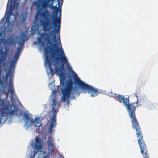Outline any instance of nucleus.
Segmentation results:
<instances>
[{
	"label": "nucleus",
	"instance_id": "f257e3e1",
	"mask_svg": "<svg viewBox=\"0 0 158 158\" xmlns=\"http://www.w3.org/2000/svg\"><path fill=\"white\" fill-rule=\"evenodd\" d=\"M50 0H37L39 3H42L41 5V8L44 9V12L41 11L40 16L42 17L46 21L41 20V24L42 28L45 32L50 31L52 28V25L54 29L50 33H47L44 32L42 33L40 37L37 38L38 43L42 46L44 47L45 44L44 42L42 41V39L44 41L47 42V44L52 45V47L56 46V44L53 43L50 40L51 36L52 35L54 42L56 41V36L57 33L59 34V38L60 40V29L61 25V11L60 10V15L57 17L59 9L56 6H52V4H49Z\"/></svg>",
	"mask_w": 158,
	"mask_h": 158
},
{
	"label": "nucleus",
	"instance_id": "f03ea898",
	"mask_svg": "<svg viewBox=\"0 0 158 158\" xmlns=\"http://www.w3.org/2000/svg\"><path fill=\"white\" fill-rule=\"evenodd\" d=\"M109 94L110 97L114 98L120 103H124L126 106L129 116L132 122V127L134 129H135L136 131L138 143L140 148L141 152L143 153L144 151L147 149V147L144 140L139 124L136 116L135 112L136 107L138 105L137 102L129 104L128 98H125L124 96L120 94L117 95L115 93H113L112 92H110Z\"/></svg>",
	"mask_w": 158,
	"mask_h": 158
},
{
	"label": "nucleus",
	"instance_id": "7ed1b4c3",
	"mask_svg": "<svg viewBox=\"0 0 158 158\" xmlns=\"http://www.w3.org/2000/svg\"><path fill=\"white\" fill-rule=\"evenodd\" d=\"M57 51L59 52L60 53V57H57L56 59L58 61L60 59L61 61V66L60 67L57 66L58 63H57L54 64L55 66V72L56 74H59L60 76V84L63 87L61 89V92L62 94L61 99L64 103L67 101L68 104L69 103V99L71 97V93L73 86L71 81H67L66 82L65 74L64 73V64H69L66 58L63 50L62 48L57 49Z\"/></svg>",
	"mask_w": 158,
	"mask_h": 158
},
{
	"label": "nucleus",
	"instance_id": "20e7f679",
	"mask_svg": "<svg viewBox=\"0 0 158 158\" xmlns=\"http://www.w3.org/2000/svg\"><path fill=\"white\" fill-rule=\"evenodd\" d=\"M74 79L75 85H77L81 89V92H78L77 88L75 87V91L76 93L79 94L84 92L85 94L87 91L88 93L90 94L92 97L97 96L100 93L97 89L83 82L77 77V75H75Z\"/></svg>",
	"mask_w": 158,
	"mask_h": 158
},
{
	"label": "nucleus",
	"instance_id": "39448f33",
	"mask_svg": "<svg viewBox=\"0 0 158 158\" xmlns=\"http://www.w3.org/2000/svg\"><path fill=\"white\" fill-rule=\"evenodd\" d=\"M24 118L27 121H30L31 123V125L34 124L35 127H40L41 126V124L39 123V118L36 117L35 120L32 119L31 114L28 113L25 114L23 115Z\"/></svg>",
	"mask_w": 158,
	"mask_h": 158
},
{
	"label": "nucleus",
	"instance_id": "423d86ee",
	"mask_svg": "<svg viewBox=\"0 0 158 158\" xmlns=\"http://www.w3.org/2000/svg\"><path fill=\"white\" fill-rule=\"evenodd\" d=\"M35 150L34 151L35 156V154L42 148V143L41 140L38 137H36L35 139V143L33 144Z\"/></svg>",
	"mask_w": 158,
	"mask_h": 158
},
{
	"label": "nucleus",
	"instance_id": "0eeeda50",
	"mask_svg": "<svg viewBox=\"0 0 158 158\" xmlns=\"http://www.w3.org/2000/svg\"><path fill=\"white\" fill-rule=\"evenodd\" d=\"M44 51L45 52L46 54V59L45 62V66H48L49 68L51 73L53 74V70L51 66L52 62L49 59V56L48 55V53L51 52V50L50 51H49L47 48H45Z\"/></svg>",
	"mask_w": 158,
	"mask_h": 158
},
{
	"label": "nucleus",
	"instance_id": "6e6552de",
	"mask_svg": "<svg viewBox=\"0 0 158 158\" xmlns=\"http://www.w3.org/2000/svg\"><path fill=\"white\" fill-rule=\"evenodd\" d=\"M15 0H10V9L9 10L7 16L6 17V21L9 22V19L10 16L13 14V10L14 6V3L12 5V3L14 2Z\"/></svg>",
	"mask_w": 158,
	"mask_h": 158
},
{
	"label": "nucleus",
	"instance_id": "1a4fd4ad",
	"mask_svg": "<svg viewBox=\"0 0 158 158\" xmlns=\"http://www.w3.org/2000/svg\"><path fill=\"white\" fill-rule=\"evenodd\" d=\"M15 0H10V9L9 10L7 16L6 17V21L9 22V19L10 16L13 14V10L14 6V3L12 5V3L14 2Z\"/></svg>",
	"mask_w": 158,
	"mask_h": 158
},
{
	"label": "nucleus",
	"instance_id": "9d476101",
	"mask_svg": "<svg viewBox=\"0 0 158 158\" xmlns=\"http://www.w3.org/2000/svg\"><path fill=\"white\" fill-rule=\"evenodd\" d=\"M36 6L37 9L36 15L37 16L40 15L41 11V4L36 1H33L32 2V6Z\"/></svg>",
	"mask_w": 158,
	"mask_h": 158
},
{
	"label": "nucleus",
	"instance_id": "9b49d317",
	"mask_svg": "<svg viewBox=\"0 0 158 158\" xmlns=\"http://www.w3.org/2000/svg\"><path fill=\"white\" fill-rule=\"evenodd\" d=\"M9 86L10 88L9 89L8 91L10 92L12 96L14 94V90L13 85V79L12 78L10 77L9 79Z\"/></svg>",
	"mask_w": 158,
	"mask_h": 158
},
{
	"label": "nucleus",
	"instance_id": "f8f14e48",
	"mask_svg": "<svg viewBox=\"0 0 158 158\" xmlns=\"http://www.w3.org/2000/svg\"><path fill=\"white\" fill-rule=\"evenodd\" d=\"M22 48L21 46L18 47L17 48V51L15 52L14 55L15 59L14 60H16V61L20 56V54L22 51Z\"/></svg>",
	"mask_w": 158,
	"mask_h": 158
},
{
	"label": "nucleus",
	"instance_id": "ddd939ff",
	"mask_svg": "<svg viewBox=\"0 0 158 158\" xmlns=\"http://www.w3.org/2000/svg\"><path fill=\"white\" fill-rule=\"evenodd\" d=\"M57 122L50 121V124L49 125V131L52 133L53 131L54 127H56Z\"/></svg>",
	"mask_w": 158,
	"mask_h": 158
},
{
	"label": "nucleus",
	"instance_id": "4468645a",
	"mask_svg": "<svg viewBox=\"0 0 158 158\" xmlns=\"http://www.w3.org/2000/svg\"><path fill=\"white\" fill-rule=\"evenodd\" d=\"M52 110L53 111V115L52 118L51 119L50 121L57 122L56 119L57 111L55 107H52Z\"/></svg>",
	"mask_w": 158,
	"mask_h": 158
},
{
	"label": "nucleus",
	"instance_id": "2eb2a0df",
	"mask_svg": "<svg viewBox=\"0 0 158 158\" xmlns=\"http://www.w3.org/2000/svg\"><path fill=\"white\" fill-rule=\"evenodd\" d=\"M13 107L14 109L13 110L11 109L9 111L7 112V113H8V115L11 117L13 116L14 114L16 113L18 110L17 108L15 106H14Z\"/></svg>",
	"mask_w": 158,
	"mask_h": 158
},
{
	"label": "nucleus",
	"instance_id": "dca6fc26",
	"mask_svg": "<svg viewBox=\"0 0 158 158\" xmlns=\"http://www.w3.org/2000/svg\"><path fill=\"white\" fill-rule=\"evenodd\" d=\"M48 144L49 146L52 149L53 147V139L52 138L51 135H49L47 138Z\"/></svg>",
	"mask_w": 158,
	"mask_h": 158
},
{
	"label": "nucleus",
	"instance_id": "f3484780",
	"mask_svg": "<svg viewBox=\"0 0 158 158\" xmlns=\"http://www.w3.org/2000/svg\"><path fill=\"white\" fill-rule=\"evenodd\" d=\"M16 61L15 60H12L9 67V69L10 70L14 69L16 64Z\"/></svg>",
	"mask_w": 158,
	"mask_h": 158
},
{
	"label": "nucleus",
	"instance_id": "a211bd4d",
	"mask_svg": "<svg viewBox=\"0 0 158 158\" xmlns=\"http://www.w3.org/2000/svg\"><path fill=\"white\" fill-rule=\"evenodd\" d=\"M21 35L22 39H23V40L21 42L19 43V44L21 45H23L24 44L25 39L26 37V34L25 33H22Z\"/></svg>",
	"mask_w": 158,
	"mask_h": 158
},
{
	"label": "nucleus",
	"instance_id": "6ab92c4d",
	"mask_svg": "<svg viewBox=\"0 0 158 158\" xmlns=\"http://www.w3.org/2000/svg\"><path fill=\"white\" fill-rule=\"evenodd\" d=\"M11 72L9 71V72L6 74L5 76L3 77V78L4 82H7L8 77L9 76H10L11 75Z\"/></svg>",
	"mask_w": 158,
	"mask_h": 158
},
{
	"label": "nucleus",
	"instance_id": "aec40b11",
	"mask_svg": "<svg viewBox=\"0 0 158 158\" xmlns=\"http://www.w3.org/2000/svg\"><path fill=\"white\" fill-rule=\"evenodd\" d=\"M141 153L143 156L144 158H149L148 152L147 149H146V150L144 151L143 153Z\"/></svg>",
	"mask_w": 158,
	"mask_h": 158
},
{
	"label": "nucleus",
	"instance_id": "412c9836",
	"mask_svg": "<svg viewBox=\"0 0 158 158\" xmlns=\"http://www.w3.org/2000/svg\"><path fill=\"white\" fill-rule=\"evenodd\" d=\"M8 113L6 112L2 111L0 114H1V117L0 116V117L1 118V119H2V118L8 115Z\"/></svg>",
	"mask_w": 158,
	"mask_h": 158
},
{
	"label": "nucleus",
	"instance_id": "4be33fe9",
	"mask_svg": "<svg viewBox=\"0 0 158 158\" xmlns=\"http://www.w3.org/2000/svg\"><path fill=\"white\" fill-rule=\"evenodd\" d=\"M53 98L52 100V106H53L52 107H55L56 105V104H57L56 101V98Z\"/></svg>",
	"mask_w": 158,
	"mask_h": 158
},
{
	"label": "nucleus",
	"instance_id": "5701e85b",
	"mask_svg": "<svg viewBox=\"0 0 158 158\" xmlns=\"http://www.w3.org/2000/svg\"><path fill=\"white\" fill-rule=\"evenodd\" d=\"M5 35H6L4 33V35H3V37L0 40L1 42H4V43L5 42H6V40H5L4 39V36H5Z\"/></svg>",
	"mask_w": 158,
	"mask_h": 158
},
{
	"label": "nucleus",
	"instance_id": "b1692460",
	"mask_svg": "<svg viewBox=\"0 0 158 158\" xmlns=\"http://www.w3.org/2000/svg\"><path fill=\"white\" fill-rule=\"evenodd\" d=\"M56 90H53L52 91V94L55 95V98H56Z\"/></svg>",
	"mask_w": 158,
	"mask_h": 158
},
{
	"label": "nucleus",
	"instance_id": "393cba45",
	"mask_svg": "<svg viewBox=\"0 0 158 158\" xmlns=\"http://www.w3.org/2000/svg\"><path fill=\"white\" fill-rule=\"evenodd\" d=\"M150 108H152L154 107V104L152 103L151 104H150Z\"/></svg>",
	"mask_w": 158,
	"mask_h": 158
},
{
	"label": "nucleus",
	"instance_id": "a878e982",
	"mask_svg": "<svg viewBox=\"0 0 158 158\" xmlns=\"http://www.w3.org/2000/svg\"><path fill=\"white\" fill-rule=\"evenodd\" d=\"M5 109L7 110H8L9 109V107L7 106H6L5 107Z\"/></svg>",
	"mask_w": 158,
	"mask_h": 158
},
{
	"label": "nucleus",
	"instance_id": "bb28decb",
	"mask_svg": "<svg viewBox=\"0 0 158 158\" xmlns=\"http://www.w3.org/2000/svg\"><path fill=\"white\" fill-rule=\"evenodd\" d=\"M55 56V53L54 52L52 53L51 55V57H54Z\"/></svg>",
	"mask_w": 158,
	"mask_h": 158
},
{
	"label": "nucleus",
	"instance_id": "cd10ccee",
	"mask_svg": "<svg viewBox=\"0 0 158 158\" xmlns=\"http://www.w3.org/2000/svg\"><path fill=\"white\" fill-rule=\"evenodd\" d=\"M3 33L2 32H0V37H2L3 35Z\"/></svg>",
	"mask_w": 158,
	"mask_h": 158
},
{
	"label": "nucleus",
	"instance_id": "c85d7f7f",
	"mask_svg": "<svg viewBox=\"0 0 158 158\" xmlns=\"http://www.w3.org/2000/svg\"><path fill=\"white\" fill-rule=\"evenodd\" d=\"M43 158H49V157L48 156H46L44 157Z\"/></svg>",
	"mask_w": 158,
	"mask_h": 158
},
{
	"label": "nucleus",
	"instance_id": "c756f323",
	"mask_svg": "<svg viewBox=\"0 0 158 158\" xmlns=\"http://www.w3.org/2000/svg\"><path fill=\"white\" fill-rule=\"evenodd\" d=\"M1 54H2V55H3L4 54V53L3 52V51L2 50L1 51Z\"/></svg>",
	"mask_w": 158,
	"mask_h": 158
},
{
	"label": "nucleus",
	"instance_id": "7c9ffc66",
	"mask_svg": "<svg viewBox=\"0 0 158 158\" xmlns=\"http://www.w3.org/2000/svg\"><path fill=\"white\" fill-rule=\"evenodd\" d=\"M2 123V121H1V118L0 117V124L1 123Z\"/></svg>",
	"mask_w": 158,
	"mask_h": 158
},
{
	"label": "nucleus",
	"instance_id": "2f4dec72",
	"mask_svg": "<svg viewBox=\"0 0 158 158\" xmlns=\"http://www.w3.org/2000/svg\"><path fill=\"white\" fill-rule=\"evenodd\" d=\"M27 124H28V123L27 121L25 122V125H27Z\"/></svg>",
	"mask_w": 158,
	"mask_h": 158
},
{
	"label": "nucleus",
	"instance_id": "473e14b6",
	"mask_svg": "<svg viewBox=\"0 0 158 158\" xmlns=\"http://www.w3.org/2000/svg\"><path fill=\"white\" fill-rule=\"evenodd\" d=\"M6 50H7V49H6V50H5V53H6V54L7 53V52L6 51Z\"/></svg>",
	"mask_w": 158,
	"mask_h": 158
},
{
	"label": "nucleus",
	"instance_id": "72a5a7b5",
	"mask_svg": "<svg viewBox=\"0 0 158 158\" xmlns=\"http://www.w3.org/2000/svg\"><path fill=\"white\" fill-rule=\"evenodd\" d=\"M135 96L137 97V94H135Z\"/></svg>",
	"mask_w": 158,
	"mask_h": 158
},
{
	"label": "nucleus",
	"instance_id": "f704fd0d",
	"mask_svg": "<svg viewBox=\"0 0 158 158\" xmlns=\"http://www.w3.org/2000/svg\"><path fill=\"white\" fill-rule=\"evenodd\" d=\"M49 48L51 49H52V48H51V47H50V46H49Z\"/></svg>",
	"mask_w": 158,
	"mask_h": 158
},
{
	"label": "nucleus",
	"instance_id": "c9c22d12",
	"mask_svg": "<svg viewBox=\"0 0 158 158\" xmlns=\"http://www.w3.org/2000/svg\"><path fill=\"white\" fill-rule=\"evenodd\" d=\"M54 149H52V151H54Z\"/></svg>",
	"mask_w": 158,
	"mask_h": 158
},
{
	"label": "nucleus",
	"instance_id": "e433bc0d",
	"mask_svg": "<svg viewBox=\"0 0 158 158\" xmlns=\"http://www.w3.org/2000/svg\"><path fill=\"white\" fill-rule=\"evenodd\" d=\"M58 2L59 3V1H60V0H58Z\"/></svg>",
	"mask_w": 158,
	"mask_h": 158
},
{
	"label": "nucleus",
	"instance_id": "4c0bfd02",
	"mask_svg": "<svg viewBox=\"0 0 158 158\" xmlns=\"http://www.w3.org/2000/svg\"><path fill=\"white\" fill-rule=\"evenodd\" d=\"M9 2V0H8V2Z\"/></svg>",
	"mask_w": 158,
	"mask_h": 158
}]
</instances>
